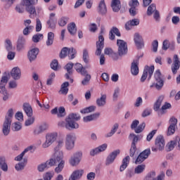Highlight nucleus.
<instances>
[{
	"instance_id": "1",
	"label": "nucleus",
	"mask_w": 180,
	"mask_h": 180,
	"mask_svg": "<svg viewBox=\"0 0 180 180\" xmlns=\"http://www.w3.org/2000/svg\"><path fill=\"white\" fill-rule=\"evenodd\" d=\"M64 146V141L63 140L58 142V145L54 148L55 153L53 154V160L58 162V166L55 168V172L60 174L63 169H64V165H65V161L63 160L64 153L61 150V148Z\"/></svg>"
},
{
	"instance_id": "2",
	"label": "nucleus",
	"mask_w": 180,
	"mask_h": 180,
	"mask_svg": "<svg viewBox=\"0 0 180 180\" xmlns=\"http://www.w3.org/2000/svg\"><path fill=\"white\" fill-rule=\"evenodd\" d=\"M13 117V109L10 108L4 119V122L2 125V133L4 136H9L11 133V126L12 125V118Z\"/></svg>"
},
{
	"instance_id": "3",
	"label": "nucleus",
	"mask_w": 180,
	"mask_h": 180,
	"mask_svg": "<svg viewBox=\"0 0 180 180\" xmlns=\"http://www.w3.org/2000/svg\"><path fill=\"white\" fill-rule=\"evenodd\" d=\"M78 120H81V115L74 112L69 114L68 118H66V129H69V127L70 129H78L79 125L76 122Z\"/></svg>"
},
{
	"instance_id": "4",
	"label": "nucleus",
	"mask_w": 180,
	"mask_h": 180,
	"mask_svg": "<svg viewBox=\"0 0 180 180\" xmlns=\"http://www.w3.org/2000/svg\"><path fill=\"white\" fill-rule=\"evenodd\" d=\"M103 33H105V27L101 25V32L98 35V41H96V56H101V54H102V50H103V47H105V38L103 35Z\"/></svg>"
},
{
	"instance_id": "5",
	"label": "nucleus",
	"mask_w": 180,
	"mask_h": 180,
	"mask_svg": "<svg viewBox=\"0 0 180 180\" xmlns=\"http://www.w3.org/2000/svg\"><path fill=\"white\" fill-rule=\"evenodd\" d=\"M35 4H37V0H24L25 9L33 19L36 18V7L34 6Z\"/></svg>"
},
{
	"instance_id": "6",
	"label": "nucleus",
	"mask_w": 180,
	"mask_h": 180,
	"mask_svg": "<svg viewBox=\"0 0 180 180\" xmlns=\"http://www.w3.org/2000/svg\"><path fill=\"white\" fill-rule=\"evenodd\" d=\"M165 147V139L162 135H158L155 140V146L152 147V151L157 153L162 151Z\"/></svg>"
},
{
	"instance_id": "7",
	"label": "nucleus",
	"mask_w": 180,
	"mask_h": 180,
	"mask_svg": "<svg viewBox=\"0 0 180 180\" xmlns=\"http://www.w3.org/2000/svg\"><path fill=\"white\" fill-rule=\"evenodd\" d=\"M117 46L118 47V54L120 57H124L127 54V42L124 41L123 39L117 40Z\"/></svg>"
},
{
	"instance_id": "8",
	"label": "nucleus",
	"mask_w": 180,
	"mask_h": 180,
	"mask_svg": "<svg viewBox=\"0 0 180 180\" xmlns=\"http://www.w3.org/2000/svg\"><path fill=\"white\" fill-rule=\"evenodd\" d=\"M153 74H154V65H152L150 67L146 65L143 70V75L141 77V82H144V81L147 79L148 75V81H150V79H151V77H153Z\"/></svg>"
},
{
	"instance_id": "9",
	"label": "nucleus",
	"mask_w": 180,
	"mask_h": 180,
	"mask_svg": "<svg viewBox=\"0 0 180 180\" xmlns=\"http://www.w3.org/2000/svg\"><path fill=\"white\" fill-rule=\"evenodd\" d=\"M153 13V18L156 22H160V11L157 10V6L155 4H152L148 7L147 10V15L148 16H151Z\"/></svg>"
},
{
	"instance_id": "10",
	"label": "nucleus",
	"mask_w": 180,
	"mask_h": 180,
	"mask_svg": "<svg viewBox=\"0 0 180 180\" xmlns=\"http://www.w3.org/2000/svg\"><path fill=\"white\" fill-rule=\"evenodd\" d=\"M54 165H58V162H56L53 158H51L49 160H47L45 163H42L38 165V171L39 172H43L45 169H49L51 167H54Z\"/></svg>"
},
{
	"instance_id": "11",
	"label": "nucleus",
	"mask_w": 180,
	"mask_h": 180,
	"mask_svg": "<svg viewBox=\"0 0 180 180\" xmlns=\"http://www.w3.org/2000/svg\"><path fill=\"white\" fill-rule=\"evenodd\" d=\"M151 154V150L150 148H147L142 151L137 158L136 159L135 164H141V162H144L148 157H150V155Z\"/></svg>"
},
{
	"instance_id": "12",
	"label": "nucleus",
	"mask_w": 180,
	"mask_h": 180,
	"mask_svg": "<svg viewBox=\"0 0 180 180\" xmlns=\"http://www.w3.org/2000/svg\"><path fill=\"white\" fill-rule=\"evenodd\" d=\"M57 140V133L48 134L46 136V141L42 144L43 148L50 147V145L53 143Z\"/></svg>"
},
{
	"instance_id": "13",
	"label": "nucleus",
	"mask_w": 180,
	"mask_h": 180,
	"mask_svg": "<svg viewBox=\"0 0 180 180\" xmlns=\"http://www.w3.org/2000/svg\"><path fill=\"white\" fill-rule=\"evenodd\" d=\"M75 144V134H69L66 136L65 139V147L68 150H72L74 148V146Z\"/></svg>"
},
{
	"instance_id": "14",
	"label": "nucleus",
	"mask_w": 180,
	"mask_h": 180,
	"mask_svg": "<svg viewBox=\"0 0 180 180\" xmlns=\"http://www.w3.org/2000/svg\"><path fill=\"white\" fill-rule=\"evenodd\" d=\"M164 101V96H160L153 105V110L155 112H158V116H162L165 113V111L162 110V108L160 109L161 104Z\"/></svg>"
},
{
	"instance_id": "15",
	"label": "nucleus",
	"mask_w": 180,
	"mask_h": 180,
	"mask_svg": "<svg viewBox=\"0 0 180 180\" xmlns=\"http://www.w3.org/2000/svg\"><path fill=\"white\" fill-rule=\"evenodd\" d=\"M120 154V150L117 149L116 150L112 151L111 153H110L105 160V165L108 167L113 162H115V160H116V157Z\"/></svg>"
},
{
	"instance_id": "16",
	"label": "nucleus",
	"mask_w": 180,
	"mask_h": 180,
	"mask_svg": "<svg viewBox=\"0 0 180 180\" xmlns=\"http://www.w3.org/2000/svg\"><path fill=\"white\" fill-rule=\"evenodd\" d=\"M155 79L157 82L155 84V88L158 91H160V89H161L162 86H164V80H162V77L160 70H157L155 72Z\"/></svg>"
},
{
	"instance_id": "17",
	"label": "nucleus",
	"mask_w": 180,
	"mask_h": 180,
	"mask_svg": "<svg viewBox=\"0 0 180 180\" xmlns=\"http://www.w3.org/2000/svg\"><path fill=\"white\" fill-rule=\"evenodd\" d=\"M10 75L15 81H19L22 77L20 68L19 67L13 68L10 72Z\"/></svg>"
},
{
	"instance_id": "18",
	"label": "nucleus",
	"mask_w": 180,
	"mask_h": 180,
	"mask_svg": "<svg viewBox=\"0 0 180 180\" xmlns=\"http://www.w3.org/2000/svg\"><path fill=\"white\" fill-rule=\"evenodd\" d=\"M82 157V153H75L70 160V164L72 167H77L78 164L81 162V158Z\"/></svg>"
},
{
	"instance_id": "19",
	"label": "nucleus",
	"mask_w": 180,
	"mask_h": 180,
	"mask_svg": "<svg viewBox=\"0 0 180 180\" xmlns=\"http://www.w3.org/2000/svg\"><path fill=\"white\" fill-rule=\"evenodd\" d=\"M134 40L137 49H140L144 47V40L140 34L135 33L134 35Z\"/></svg>"
},
{
	"instance_id": "20",
	"label": "nucleus",
	"mask_w": 180,
	"mask_h": 180,
	"mask_svg": "<svg viewBox=\"0 0 180 180\" xmlns=\"http://www.w3.org/2000/svg\"><path fill=\"white\" fill-rule=\"evenodd\" d=\"M39 51V48H34L28 51L27 57L30 63L34 61L37 58Z\"/></svg>"
},
{
	"instance_id": "21",
	"label": "nucleus",
	"mask_w": 180,
	"mask_h": 180,
	"mask_svg": "<svg viewBox=\"0 0 180 180\" xmlns=\"http://www.w3.org/2000/svg\"><path fill=\"white\" fill-rule=\"evenodd\" d=\"M73 67H74V63H68L65 66V70H66L67 71V73L65 75V77L66 79H70L71 83L74 82V79H72V78H70V77L73 74V72H72Z\"/></svg>"
},
{
	"instance_id": "22",
	"label": "nucleus",
	"mask_w": 180,
	"mask_h": 180,
	"mask_svg": "<svg viewBox=\"0 0 180 180\" xmlns=\"http://www.w3.org/2000/svg\"><path fill=\"white\" fill-rule=\"evenodd\" d=\"M8 81H9V79H8V76H3L1 77L0 82V93L2 94V95L8 93L6 88H5V86H6V84H8Z\"/></svg>"
},
{
	"instance_id": "23",
	"label": "nucleus",
	"mask_w": 180,
	"mask_h": 180,
	"mask_svg": "<svg viewBox=\"0 0 180 180\" xmlns=\"http://www.w3.org/2000/svg\"><path fill=\"white\" fill-rule=\"evenodd\" d=\"M106 148H108V144L103 143V145L94 149H92L90 151V155H91V157H94V155H96V154H99V153H102L103 151H105Z\"/></svg>"
},
{
	"instance_id": "24",
	"label": "nucleus",
	"mask_w": 180,
	"mask_h": 180,
	"mask_svg": "<svg viewBox=\"0 0 180 180\" xmlns=\"http://www.w3.org/2000/svg\"><path fill=\"white\" fill-rule=\"evenodd\" d=\"M25 44H26L25 37L22 35L19 36L17 41V51H22L25 49Z\"/></svg>"
},
{
	"instance_id": "25",
	"label": "nucleus",
	"mask_w": 180,
	"mask_h": 180,
	"mask_svg": "<svg viewBox=\"0 0 180 180\" xmlns=\"http://www.w3.org/2000/svg\"><path fill=\"white\" fill-rule=\"evenodd\" d=\"M97 11L100 15H106V13H108V8H106V4L105 3V0H101L100 1Z\"/></svg>"
},
{
	"instance_id": "26",
	"label": "nucleus",
	"mask_w": 180,
	"mask_h": 180,
	"mask_svg": "<svg viewBox=\"0 0 180 180\" xmlns=\"http://www.w3.org/2000/svg\"><path fill=\"white\" fill-rule=\"evenodd\" d=\"M22 109L28 117L33 116V108L28 103H24L22 105Z\"/></svg>"
},
{
	"instance_id": "27",
	"label": "nucleus",
	"mask_w": 180,
	"mask_h": 180,
	"mask_svg": "<svg viewBox=\"0 0 180 180\" xmlns=\"http://www.w3.org/2000/svg\"><path fill=\"white\" fill-rule=\"evenodd\" d=\"M84 174V170H75L70 175L69 180H79L81 179Z\"/></svg>"
},
{
	"instance_id": "28",
	"label": "nucleus",
	"mask_w": 180,
	"mask_h": 180,
	"mask_svg": "<svg viewBox=\"0 0 180 180\" xmlns=\"http://www.w3.org/2000/svg\"><path fill=\"white\" fill-rule=\"evenodd\" d=\"M131 73L132 75H139V58L134 60L131 64Z\"/></svg>"
},
{
	"instance_id": "29",
	"label": "nucleus",
	"mask_w": 180,
	"mask_h": 180,
	"mask_svg": "<svg viewBox=\"0 0 180 180\" xmlns=\"http://www.w3.org/2000/svg\"><path fill=\"white\" fill-rule=\"evenodd\" d=\"M140 25V20L135 18L130 20L125 24L126 30H131L132 26H139Z\"/></svg>"
},
{
	"instance_id": "30",
	"label": "nucleus",
	"mask_w": 180,
	"mask_h": 180,
	"mask_svg": "<svg viewBox=\"0 0 180 180\" xmlns=\"http://www.w3.org/2000/svg\"><path fill=\"white\" fill-rule=\"evenodd\" d=\"M47 129H49L47 124H42L34 129L33 134L34 136H39V134H41V133L45 131V130H47Z\"/></svg>"
},
{
	"instance_id": "31",
	"label": "nucleus",
	"mask_w": 180,
	"mask_h": 180,
	"mask_svg": "<svg viewBox=\"0 0 180 180\" xmlns=\"http://www.w3.org/2000/svg\"><path fill=\"white\" fill-rule=\"evenodd\" d=\"M180 67V61L178 55L174 56V66L172 68V70L173 74H176L178 72V70H179Z\"/></svg>"
},
{
	"instance_id": "32",
	"label": "nucleus",
	"mask_w": 180,
	"mask_h": 180,
	"mask_svg": "<svg viewBox=\"0 0 180 180\" xmlns=\"http://www.w3.org/2000/svg\"><path fill=\"white\" fill-rule=\"evenodd\" d=\"M54 16H56V13H51L49 16V20L46 22L49 29H56L57 20H54Z\"/></svg>"
},
{
	"instance_id": "33",
	"label": "nucleus",
	"mask_w": 180,
	"mask_h": 180,
	"mask_svg": "<svg viewBox=\"0 0 180 180\" xmlns=\"http://www.w3.org/2000/svg\"><path fill=\"white\" fill-rule=\"evenodd\" d=\"M179 141H180L179 136H176L175 139H174L173 141H170L167 143V147H168L167 151H172V150L175 148V146H176V144H178Z\"/></svg>"
},
{
	"instance_id": "34",
	"label": "nucleus",
	"mask_w": 180,
	"mask_h": 180,
	"mask_svg": "<svg viewBox=\"0 0 180 180\" xmlns=\"http://www.w3.org/2000/svg\"><path fill=\"white\" fill-rule=\"evenodd\" d=\"M140 135H136V134H130L129 136V140L131 141V146H136L139 140H140Z\"/></svg>"
},
{
	"instance_id": "35",
	"label": "nucleus",
	"mask_w": 180,
	"mask_h": 180,
	"mask_svg": "<svg viewBox=\"0 0 180 180\" xmlns=\"http://www.w3.org/2000/svg\"><path fill=\"white\" fill-rule=\"evenodd\" d=\"M111 7L112 8L113 12H119L120 11V8H122L120 0H112Z\"/></svg>"
},
{
	"instance_id": "36",
	"label": "nucleus",
	"mask_w": 180,
	"mask_h": 180,
	"mask_svg": "<svg viewBox=\"0 0 180 180\" xmlns=\"http://www.w3.org/2000/svg\"><path fill=\"white\" fill-rule=\"evenodd\" d=\"M130 162V156H126L123 160H122V164L120 165V172H123L124 169H126Z\"/></svg>"
},
{
	"instance_id": "37",
	"label": "nucleus",
	"mask_w": 180,
	"mask_h": 180,
	"mask_svg": "<svg viewBox=\"0 0 180 180\" xmlns=\"http://www.w3.org/2000/svg\"><path fill=\"white\" fill-rule=\"evenodd\" d=\"M31 150H33V146H28L27 148H25L23 152L15 158V160L22 161V160H23V157H25V153H28V151H31Z\"/></svg>"
},
{
	"instance_id": "38",
	"label": "nucleus",
	"mask_w": 180,
	"mask_h": 180,
	"mask_svg": "<svg viewBox=\"0 0 180 180\" xmlns=\"http://www.w3.org/2000/svg\"><path fill=\"white\" fill-rule=\"evenodd\" d=\"M68 86H70V83L68 82H64L61 85L59 94H62V95H67L68 94Z\"/></svg>"
},
{
	"instance_id": "39",
	"label": "nucleus",
	"mask_w": 180,
	"mask_h": 180,
	"mask_svg": "<svg viewBox=\"0 0 180 180\" xmlns=\"http://www.w3.org/2000/svg\"><path fill=\"white\" fill-rule=\"evenodd\" d=\"M96 105L99 107L106 105V94H101V98L96 99Z\"/></svg>"
},
{
	"instance_id": "40",
	"label": "nucleus",
	"mask_w": 180,
	"mask_h": 180,
	"mask_svg": "<svg viewBox=\"0 0 180 180\" xmlns=\"http://www.w3.org/2000/svg\"><path fill=\"white\" fill-rule=\"evenodd\" d=\"M26 164H27V159L24 158L23 162H20L15 165V168L16 171H22L25 169V167H26Z\"/></svg>"
},
{
	"instance_id": "41",
	"label": "nucleus",
	"mask_w": 180,
	"mask_h": 180,
	"mask_svg": "<svg viewBox=\"0 0 180 180\" xmlns=\"http://www.w3.org/2000/svg\"><path fill=\"white\" fill-rule=\"evenodd\" d=\"M0 168L4 172H8V164H6L5 157H0Z\"/></svg>"
},
{
	"instance_id": "42",
	"label": "nucleus",
	"mask_w": 180,
	"mask_h": 180,
	"mask_svg": "<svg viewBox=\"0 0 180 180\" xmlns=\"http://www.w3.org/2000/svg\"><path fill=\"white\" fill-rule=\"evenodd\" d=\"M95 110H96V106L91 105L81 110L80 113L85 115L86 113H92V112H95Z\"/></svg>"
},
{
	"instance_id": "43",
	"label": "nucleus",
	"mask_w": 180,
	"mask_h": 180,
	"mask_svg": "<svg viewBox=\"0 0 180 180\" xmlns=\"http://www.w3.org/2000/svg\"><path fill=\"white\" fill-rule=\"evenodd\" d=\"M68 30L72 36H74L77 33V25L74 22H72L68 25Z\"/></svg>"
},
{
	"instance_id": "44",
	"label": "nucleus",
	"mask_w": 180,
	"mask_h": 180,
	"mask_svg": "<svg viewBox=\"0 0 180 180\" xmlns=\"http://www.w3.org/2000/svg\"><path fill=\"white\" fill-rule=\"evenodd\" d=\"M117 129H119V124L115 123L113 126L112 128L111 129V131L105 134V137L108 138V137H112V136H113V134H115V133L116 131H117Z\"/></svg>"
},
{
	"instance_id": "45",
	"label": "nucleus",
	"mask_w": 180,
	"mask_h": 180,
	"mask_svg": "<svg viewBox=\"0 0 180 180\" xmlns=\"http://www.w3.org/2000/svg\"><path fill=\"white\" fill-rule=\"evenodd\" d=\"M54 41V33L50 32L48 33V39L46 41V46H52Z\"/></svg>"
},
{
	"instance_id": "46",
	"label": "nucleus",
	"mask_w": 180,
	"mask_h": 180,
	"mask_svg": "<svg viewBox=\"0 0 180 180\" xmlns=\"http://www.w3.org/2000/svg\"><path fill=\"white\" fill-rule=\"evenodd\" d=\"M11 129L13 131H19V130H22V124L20 122H14L11 124Z\"/></svg>"
},
{
	"instance_id": "47",
	"label": "nucleus",
	"mask_w": 180,
	"mask_h": 180,
	"mask_svg": "<svg viewBox=\"0 0 180 180\" xmlns=\"http://www.w3.org/2000/svg\"><path fill=\"white\" fill-rule=\"evenodd\" d=\"M70 53V49L67 47L63 48L60 53V58H65L67 56H68Z\"/></svg>"
},
{
	"instance_id": "48",
	"label": "nucleus",
	"mask_w": 180,
	"mask_h": 180,
	"mask_svg": "<svg viewBox=\"0 0 180 180\" xmlns=\"http://www.w3.org/2000/svg\"><path fill=\"white\" fill-rule=\"evenodd\" d=\"M83 61L85 64L89 63V53L86 49L83 50Z\"/></svg>"
},
{
	"instance_id": "49",
	"label": "nucleus",
	"mask_w": 180,
	"mask_h": 180,
	"mask_svg": "<svg viewBox=\"0 0 180 180\" xmlns=\"http://www.w3.org/2000/svg\"><path fill=\"white\" fill-rule=\"evenodd\" d=\"M144 169H146V165H139L135 168L134 173L141 174L144 172Z\"/></svg>"
},
{
	"instance_id": "50",
	"label": "nucleus",
	"mask_w": 180,
	"mask_h": 180,
	"mask_svg": "<svg viewBox=\"0 0 180 180\" xmlns=\"http://www.w3.org/2000/svg\"><path fill=\"white\" fill-rule=\"evenodd\" d=\"M176 127L172 125H169L167 128V136H172V134H175V131H176Z\"/></svg>"
},
{
	"instance_id": "51",
	"label": "nucleus",
	"mask_w": 180,
	"mask_h": 180,
	"mask_svg": "<svg viewBox=\"0 0 180 180\" xmlns=\"http://www.w3.org/2000/svg\"><path fill=\"white\" fill-rule=\"evenodd\" d=\"M146 129V122H143L139 126L136 127V128L134 129L135 133L139 134L143 131Z\"/></svg>"
},
{
	"instance_id": "52",
	"label": "nucleus",
	"mask_w": 180,
	"mask_h": 180,
	"mask_svg": "<svg viewBox=\"0 0 180 180\" xmlns=\"http://www.w3.org/2000/svg\"><path fill=\"white\" fill-rule=\"evenodd\" d=\"M75 54H77V50L74 48L70 49L69 53L68 55L70 60L75 58Z\"/></svg>"
},
{
	"instance_id": "53",
	"label": "nucleus",
	"mask_w": 180,
	"mask_h": 180,
	"mask_svg": "<svg viewBox=\"0 0 180 180\" xmlns=\"http://www.w3.org/2000/svg\"><path fill=\"white\" fill-rule=\"evenodd\" d=\"M140 6V3L139 2V0H131L129 2V6L130 8H137Z\"/></svg>"
},
{
	"instance_id": "54",
	"label": "nucleus",
	"mask_w": 180,
	"mask_h": 180,
	"mask_svg": "<svg viewBox=\"0 0 180 180\" xmlns=\"http://www.w3.org/2000/svg\"><path fill=\"white\" fill-rule=\"evenodd\" d=\"M169 126L177 127L176 124H178V119H176L175 117H172L169 120Z\"/></svg>"
},
{
	"instance_id": "55",
	"label": "nucleus",
	"mask_w": 180,
	"mask_h": 180,
	"mask_svg": "<svg viewBox=\"0 0 180 180\" xmlns=\"http://www.w3.org/2000/svg\"><path fill=\"white\" fill-rule=\"evenodd\" d=\"M41 38L43 39V34H36L32 37V41L34 43H39Z\"/></svg>"
},
{
	"instance_id": "56",
	"label": "nucleus",
	"mask_w": 180,
	"mask_h": 180,
	"mask_svg": "<svg viewBox=\"0 0 180 180\" xmlns=\"http://www.w3.org/2000/svg\"><path fill=\"white\" fill-rule=\"evenodd\" d=\"M51 68L54 71H57L58 70V60L54 59L51 63Z\"/></svg>"
},
{
	"instance_id": "57",
	"label": "nucleus",
	"mask_w": 180,
	"mask_h": 180,
	"mask_svg": "<svg viewBox=\"0 0 180 180\" xmlns=\"http://www.w3.org/2000/svg\"><path fill=\"white\" fill-rule=\"evenodd\" d=\"M67 22H68V18L67 17H62L58 21V25L59 26L64 27L67 25Z\"/></svg>"
},
{
	"instance_id": "58",
	"label": "nucleus",
	"mask_w": 180,
	"mask_h": 180,
	"mask_svg": "<svg viewBox=\"0 0 180 180\" xmlns=\"http://www.w3.org/2000/svg\"><path fill=\"white\" fill-rule=\"evenodd\" d=\"M65 116V108L60 107L58 110V117H64Z\"/></svg>"
},
{
	"instance_id": "59",
	"label": "nucleus",
	"mask_w": 180,
	"mask_h": 180,
	"mask_svg": "<svg viewBox=\"0 0 180 180\" xmlns=\"http://www.w3.org/2000/svg\"><path fill=\"white\" fill-rule=\"evenodd\" d=\"M8 88L10 89H15V88H18V82L16 80L13 79L8 82Z\"/></svg>"
},
{
	"instance_id": "60",
	"label": "nucleus",
	"mask_w": 180,
	"mask_h": 180,
	"mask_svg": "<svg viewBox=\"0 0 180 180\" xmlns=\"http://www.w3.org/2000/svg\"><path fill=\"white\" fill-rule=\"evenodd\" d=\"M91 81V75H86L84 79L82 81V85H88Z\"/></svg>"
},
{
	"instance_id": "61",
	"label": "nucleus",
	"mask_w": 180,
	"mask_h": 180,
	"mask_svg": "<svg viewBox=\"0 0 180 180\" xmlns=\"http://www.w3.org/2000/svg\"><path fill=\"white\" fill-rule=\"evenodd\" d=\"M134 174H136L134 172V169L133 168H130V169H127V173H126V176L127 178H131V177L134 176Z\"/></svg>"
},
{
	"instance_id": "62",
	"label": "nucleus",
	"mask_w": 180,
	"mask_h": 180,
	"mask_svg": "<svg viewBox=\"0 0 180 180\" xmlns=\"http://www.w3.org/2000/svg\"><path fill=\"white\" fill-rule=\"evenodd\" d=\"M41 21H40V19L37 18L36 19V32H40L41 30Z\"/></svg>"
},
{
	"instance_id": "63",
	"label": "nucleus",
	"mask_w": 180,
	"mask_h": 180,
	"mask_svg": "<svg viewBox=\"0 0 180 180\" xmlns=\"http://www.w3.org/2000/svg\"><path fill=\"white\" fill-rule=\"evenodd\" d=\"M34 119L35 118L33 116L30 117V118L27 119L25 122V126H30L33 124L34 123Z\"/></svg>"
},
{
	"instance_id": "64",
	"label": "nucleus",
	"mask_w": 180,
	"mask_h": 180,
	"mask_svg": "<svg viewBox=\"0 0 180 180\" xmlns=\"http://www.w3.org/2000/svg\"><path fill=\"white\" fill-rule=\"evenodd\" d=\"M53 174L51 172H46L44 174L43 178L44 180H51V178H53Z\"/></svg>"
}]
</instances>
